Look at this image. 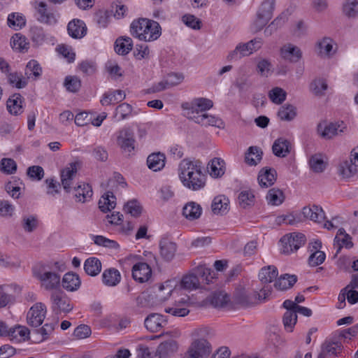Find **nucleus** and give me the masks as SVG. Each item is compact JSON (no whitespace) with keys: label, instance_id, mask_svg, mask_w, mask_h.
I'll list each match as a JSON object with an SVG mask.
<instances>
[{"label":"nucleus","instance_id":"f257e3e1","mask_svg":"<svg viewBox=\"0 0 358 358\" xmlns=\"http://www.w3.org/2000/svg\"><path fill=\"white\" fill-rule=\"evenodd\" d=\"M179 177L182 185L193 191L203 189L206 177L199 161L183 159L179 165Z\"/></svg>","mask_w":358,"mask_h":358},{"label":"nucleus","instance_id":"f03ea898","mask_svg":"<svg viewBox=\"0 0 358 358\" xmlns=\"http://www.w3.org/2000/svg\"><path fill=\"white\" fill-rule=\"evenodd\" d=\"M130 33L140 41L152 42L159 38L162 34V28L156 21L139 18L131 22Z\"/></svg>","mask_w":358,"mask_h":358},{"label":"nucleus","instance_id":"7ed1b4c3","mask_svg":"<svg viewBox=\"0 0 358 358\" xmlns=\"http://www.w3.org/2000/svg\"><path fill=\"white\" fill-rule=\"evenodd\" d=\"M63 266L59 262H55L52 266L38 264L33 268V274L40 281L41 287L45 290H52L60 285V275L57 271H62Z\"/></svg>","mask_w":358,"mask_h":358},{"label":"nucleus","instance_id":"20e7f679","mask_svg":"<svg viewBox=\"0 0 358 358\" xmlns=\"http://www.w3.org/2000/svg\"><path fill=\"white\" fill-rule=\"evenodd\" d=\"M116 143L123 153L133 155L136 145L135 134L129 127H124L116 132Z\"/></svg>","mask_w":358,"mask_h":358},{"label":"nucleus","instance_id":"39448f33","mask_svg":"<svg viewBox=\"0 0 358 358\" xmlns=\"http://www.w3.org/2000/svg\"><path fill=\"white\" fill-rule=\"evenodd\" d=\"M181 107L186 112V116L194 122L193 116H201L205 111L212 108L213 102L207 98H195L189 102L182 103Z\"/></svg>","mask_w":358,"mask_h":358},{"label":"nucleus","instance_id":"423d86ee","mask_svg":"<svg viewBox=\"0 0 358 358\" xmlns=\"http://www.w3.org/2000/svg\"><path fill=\"white\" fill-rule=\"evenodd\" d=\"M275 0H264L259 7L257 17L252 24V29L257 32L262 30L272 18Z\"/></svg>","mask_w":358,"mask_h":358},{"label":"nucleus","instance_id":"0eeeda50","mask_svg":"<svg viewBox=\"0 0 358 358\" xmlns=\"http://www.w3.org/2000/svg\"><path fill=\"white\" fill-rule=\"evenodd\" d=\"M50 300L51 310L55 315L69 313L73 308L71 299L61 290L53 291Z\"/></svg>","mask_w":358,"mask_h":358},{"label":"nucleus","instance_id":"6e6552de","mask_svg":"<svg viewBox=\"0 0 358 358\" xmlns=\"http://www.w3.org/2000/svg\"><path fill=\"white\" fill-rule=\"evenodd\" d=\"M34 6L36 12V20L39 22L50 26L57 23L59 15L56 10L50 8L46 3L36 1Z\"/></svg>","mask_w":358,"mask_h":358},{"label":"nucleus","instance_id":"1a4fd4ad","mask_svg":"<svg viewBox=\"0 0 358 358\" xmlns=\"http://www.w3.org/2000/svg\"><path fill=\"white\" fill-rule=\"evenodd\" d=\"M211 352V345L206 339L195 338L185 353V358H208Z\"/></svg>","mask_w":358,"mask_h":358},{"label":"nucleus","instance_id":"9d476101","mask_svg":"<svg viewBox=\"0 0 358 358\" xmlns=\"http://www.w3.org/2000/svg\"><path fill=\"white\" fill-rule=\"evenodd\" d=\"M346 128L343 122L336 123L322 122L317 125V133L321 138L328 140L345 132Z\"/></svg>","mask_w":358,"mask_h":358},{"label":"nucleus","instance_id":"9b49d317","mask_svg":"<svg viewBox=\"0 0 358 358\" xmlns=\"http://www.w3.org/2000/svg\"><path fill=\"white\" fill-rule=\"evenodd\" d=\"M262 40L259 38L252 39L246 43H240L229 54L228 59H234L237 57L250 55L253 52L258 50L262 47Z\"/></svg>","mask_w":358,"mask_h":358},{"label":"nucleus","instance_id":"f8f14e48","mask_svg":"<svg viewBox=\"0 0 358 358\" xmlns=\"http://www.w3.org/2000/svg\"><path fill=\"white\" fill-rule=\"evenodd\" d=\"M306 236L301 233L294 232L286 235L280 239V242L283 245L282 252L288 254L296 251L306 243Z\"/></svg>","mask_w":358,"mask_h":358},{"label":"nucleus","instance_id":"ddd939ff","mask_svg":"<svg viewBox=\"0 0 358 358\" xmlns=\"http://www.w3.org/2000/svg\"><path fill=\"white\" fill-rule=\"evenodd\" d=\"M20 288L15 284L0 285V309L13 305Z\"/></svg>","mask_w":358,"mask_h":358},{"label":"nucleus","instance_id":"4468645a","mask_svg":"<svg viewBox=\"0 0 358 358\" xmlns=\"http://www.w3.org/2000/svg\"><path fill=\"white\" fill-rule=\"evenodd\" d=\"M46 313L47 308L44 303L41 302L35 303L27 313V321L28 324L34 327H39L44 321Z\"/></svg>","mask_w":358,"mask_h":358},{"label":"nucleus","instance_id":"2eb2a0df","mask_svg":"<svg viewBox=\"0 0 358 358\" xmlns=\"http://www.w3.org/2000/svg\"><path fill=\"white\" fill-rule=\"evenodd\" d=\"M79 167V162H75L69 163L64 169L61 171V182L64 189L66 192H71L73 180L77 175Z\"/></svg>","mask_w":358,"mask_h":358},{"label":"nucleus","instance_id":"dca6fc26","mask_svg":"<svg viewBox=\"0 0 358 358\" xmlns=\"http://www.w3.org/2000/svg\"><path fill=\"white\" fill-rule=\"evenodd\" d=\"M183 80L184 76L182 73H171L162 80L153 85L150 90L152 92H159L180 84Z\"/></svg>","mask_w":358,"mask_h":358},{"label":"nucleus","instance_id":"f3484780","mask_svg":"<svg viewBox=\"0 0 358 358\" xmlns=\"http://www.w3.org/2000/svg\"><path fill=\"white\" fill-rule=\"evenodd\" d=\"M190 306L189 298L185 296L176 301L172 306L166 308L165 312L175 317H185L189 314Z\"/></svg>","mask_w":358,"mask_h":358},{"label":"nucleus","instance_id":"a211bd4d","mask_svg":"<svg viewBox=\"0 0 358 358\" xmlns=\"http://www.w3.org/2000/svg\"><path fill=\"white\" fill-rule=\"evenodd\" d=\"M316 49L320 57L330 58L336 53L337 47L333 39L324 37L317 42Z\"/></svg>","mask_w":358,"mask_h":358},{"label":"nucleus","instance_id":"6ab92c4d","mask_svg":"<svg viewBox=\"0 0 358 358\" xmlns=\"http://www.w3.org/2000/svg\"><path fill=\"white\" fill-rule=\"evenodd\" d=\"M161 257L166 262L171 261L177 252V245L168 238H162L159 243Z\"/></svg>","mask_w":358,"mask_h":358},{"label":"nucleus","instance_id":"aec40b11","mask_svg":"<svg viewBox=\"0 0 358 358\" xmlns=\"http://www.w3.org/2000/svg\"><path fill=\"white\" fill-rule=\"evenodd\" d=\"M144 324L150 332H157L167 324V320L162 315L151 313L145 319Z\"/></svg>","mask_w":358,"mask_h":358},{"label":"nucleus","instance_id":"412c9836","mask_svg":"<svg viewBox=\"0 0 358 358\" xmlns=\"http://www.w3.org/2000/svg\"><path fill=\"white\" fill-rule=\"evenodd\" d=\"M152 274L150 266L145 262H138L133 266L132 276L134 279L140 282H144L149 280Z\"/></svg>","mask_w":358,"mask_h":358},{"label":"nucleus","instance_id":"4be33fe9","mask_svg":"<svg viewBox=\"0 0 358 358\" xmlns=\"http://www.w3.org/2000/svg\"><path fill=\"white\" fill-rule=\"evenodd\" d=\"M6 108L12 115H20L24 111V99L21 94L15 93L10 96L6 102Z\"/></svg>","mask_w":358,"mask_h":358},{"label":"nucleus","instance_id":"5701e85b","mask_svg":"<svg viewBox=\"0 0 358 358\" xmlns=\"http://www.w3.org/2000/svg\"><path fill=\"white\" fill-rule=\"evenodd\" d=\"M353 243L351 237L343 229H339L334 241V248L336 250L335 256H337L343 248H351Z\"/></svg>","mask_w":358,"mask_h":358},{"label":"nucleus","instance_id":"b1692460","mask_svg":"<svg viewBox=\"0 0 358 358\" xmlns=\"http://www.w3.org/2000/svg\"><path fill=\"white\" fill-rule=\"evenodd\" d=\"M194 122L203 127H215L219 129L224 127V122L217 116L203 113L201 116L194 117Z\"/></svg>","mask_w":358,"mask_h":358},{"label":"nucleus","instance_id":"393cba45","mask_svg":"<svg viewBox=\"0 0 358 358\" xmlns=\"http://www.w3.org/2000/svg\"><path fill=\"white\" fill-rule=\"evenodd\" d=\"M277 173L274 169L263 168L258 175L259 185L263 188H267L274 184L276 180Z\"/></svg>","mask_w":358,"mask_h":358},{"label":"nucleus","instance_id":"a878e982","mask_svg":"<svg viewBox=\"0 0 358 358\" xmlns=\"http://www.w3.org/2000/svg\"><path fill=\"white\" fill-rule=\"evenodd\" d=\"M280 55L285 60L296 62L301 59L302 53L299 48L288 43L281 48Z\"/></svg>","mask_w":358,"mask_h":358},{"label":"nucleus","instance_id":"bb28decb","mask_svg":"<svg viewBox=\"0 0 358 358\" xmlns=\"http://www.w3.org/2000/svg\"><path fill=\"white\" fill-rule=\"evenodd\" d=\"M69 36L74 38H81L86 35L87 27L85 22L80 20H73L67 26Z\"/></svg>","mask_w":358,"mask_h":358},{"label":"nucleus","instance_id":"cd10ccee","mask_svg":"<svg viewBox=\"0 0 358 358\" xmlns=\"http://www.w3.org/2000/svg\"><path fill=\"white\" fill-rule=\"evenodd\" d=\"M302 214L304 217L318 223L322 222L325 217L322 208L315 205L303 207Z\"/></svg>","mask_w":358,"mask_h":358},{"label":"nucleus","instance_id":"c85d7f7f","mask_svg":"<svg viewBox=\"0 0 358 358\" xmlns=\"http://www.w3.org/2000/svg\"><path fill=\"white\" fill-rule=\"evenodd\" d=\"M125 97V92L122 90H117L103 94L100 102L102 106H108L119 103L123 101Z\"/></svg>","mask_w":358,"mask_h":358},{"label":"nucleus","instance_id":"c756f323","mask_svg":"<svg viewBox=\"0 0 358 358\" xmlns=\"http://www.w3.org/2000/svg\"><path fill=\"white\" fill-rule=\"evenodd\" d=\"M272 149L275 156L285 157L290 152L291 144L287 139L279 138L274 141Z\"/></svg>","mask_w":358,"mask_h":358},{"label":"nucleus","instance_id":"7c9ffc66","mask_svg":"<svg viewBox=\"0 0 358 358\" xmlns=\"http://www.w3.org/2000/svg\"><path fill=\"white\" fill-rule=\"evenodd\" d=\"M225 163L221 158L213 159L208 165V170L210 176L217 178L222 176L225 172Z\"/></svg>","mask_w":358,"mask_h":358},{"label":"nucleus","instance_id":"2f4dec72","mask_svg":"<svg viewBox=\"0 0 358 358\" xmlns=\"http://www.w3.org/2000/svg\"><path fill=\"white\" fill-rule=\"evenodd\" d=\"M310 169L315 173L323 172L327 166V157L322 154H315L309 159Z\"/></svg>","mask_w":358,"mask_h":358},{"label":"nucleus","instance_id":"473e14b6","mask_svg":"<svg viewBox=\"0 0 358 358\" xmlns=\"http://www.w3.org/2000/svg\"><path fill=\"white\" fill-rule=\"evenodd\" d=\"M62 287L67 291L77 290L81 284L79 276L73 273H66L62 278Z\"/></svg>","mask_w":358,"mask_h":358},{"label":"nucleus","instance_id":"72a5a7b5","mask_svg":"<svg viewBox=\"0 0 358 358\" xmlns=\"http://www.w3.org/2000/svg\"><path fill=\"white\" fill-rule=\"evenodd\" d=\"M165 155L161 152L152 153L148 157L147 164L150 169L157 171L165 166Z\"/></svg>","mask_w":358,"mask_h":358},{"label":"nucleus","instance_id":"f704fd0d","mask_svg":"<svg viewBox=\"0 0 358 358\" xmlns=\"http://www.w3.org/2000/svg\"><path fill=\"white\" fill-rule=\"evenodd\" d=\"M29 330L24 326L16 325L13 327L9 328V337L11 340H15L17 342L24 341L29 338Z\"/></svg>","mask_w":358,"mask_h":358},{"label":"nucleus","instance_id":"c9c22d12","mask_svg":"<svg viewBox=\"0 0 358 358\" xmlns=\"http://www.w3.org/2000/svg\"><path fill=\"white\" fill-rule=\"evenodd\" d=\"M120 273L114 268L105 270L102 274L103 284L109 287L117 285L120 282Z\"/></svg>","mask_w":358,"mask_h":358},{"label":"nucleus","instance_id":"e433bc0d","mask_svg":"<svg viewBox=\"0 0 358 358\" xmlns=\"http://www.w3.org/2000/svg\"><path fill=\"white\" fill-rule=\"evenodd\" d=\"M133 48L132 39L129 36L118 38L115 43V50L118 55H127Z\"/></svg>","mask_w":358,"mask_h":358},{"label":"nucleus","instance_id":"4c0bfd02","mask_svg":"<svg viewBox=\"0 0 358 358\" xmlns=\"http://www.w3.org/2000/svg\"><path fill=\"white\" fill-rule=\"evenodd\" d=\"M201 213L202 208L200 205L194 201L187 203L182 209L183 215L189 220L199 218Z\"/></svg>","mask_w":358,"mask_h":358},{"label":"nucleus","instance_id":"58836bf2","mask_svg":"<svg viewBox=\"0 0 358 358\" xmlns=\"http://www.w3.org/2000/svg\"><path fill=\"white\" fill-rule=\"evenodd\" d=\"M278 275V269L274 266L263 267L259 273V278L262 283L268 284L276 279Z\"/></svg>","mask_w":358,"mask_h":358},{"label":"nucleus","instance_id":"ea45409f","mask_svg":"<svg viewBox=\"0 0 358 358\" xmlns=\"http://www.w3.org/2000/svg\"><path fill=\"white\" fill-rule=\"evenodd\" d=\"M178 346L176 341L169 340L162 343L157 348L156 352L162 357L171 356L178 350Z\"/></svg>","mask_w":358,"mask_h":358},{"label":"nucleus","instance_id":"a19ab883","mask_svg":"<svg viewBox=\"0 0 358 358\" xmlns=\"http://www.w3.org/2000/svg\"><path fill=\"white\" fill-rule=\"evenodd\" d=\"M116 198L111 192H106L99 199V207L103 212L110 211L115 208Z\"/></svg>","mask_w":358,"mask_h":358},{"label":"nucleus","instance_id":"79ce46f5","mask_svg":"<svg viewBox=\"0 0 358 358\" xmlns=\"http://www.w3.org/2000/svg\"><path fill=\"white\" fill-rule=\"evenodd\" d=\"M84 269L87 275L96 276L101 271V261L96 257H90L84 263Z\"/></svg>","mask_w":358,"mask_h":358},{"label":"nucleus","instance_id":"37998d69","mask_svg":"<svg viewBox=\"0 0 358 358\" xmlns=\"http://www.w3.org/2000/svg\"><path fill=\"white\" fill-rule=\"evenodd\" d=\"M74 196L78 202L84 203L92 196V189L88 184L83 183L74 188Z\"/></svg>","mask_w":358,"mask_h":358},{"label":"nucleus","instance_id":"c03bdc74","mask_svg":"<svg viewBox=\"0 0 358 358\" xmlns=\"http://www.w3.org/2000/svg\"><path fill=\"white\" fill-rule=\"evenodd\" d=\"M211 208L215 214H225L229 208V199L224 196H216L213 201Z\"/></svg>","mask_w":358,"mask_h":358},{"label":"nucleus","instance_id":"a18cd8bd","mask_svg":"<svg viewBox=\"0 0 358 358\" xmlns=\"http://www.w3.org/2000/svg\"><path fill=\"white\" fill-rule=\"evenodd\" d=\"M297 280L295 275L285 274L280 276L274 284L275 287L278 290H286L291 288Z\"/></svg>","mask_w":358,"mask_h":358},{"label":"nucleus","instance_id":"49530a36","mask_svg":"<svg viewBox=\"0 0 358 358\" xmlns=\"http://www.w3.org/2000/svg\"><path fill=\"white\" fill-rule=\"evenodd\" d=\"M296 108L289 103L282 106L278 112V117L283 121H292L296 116Z\"/></svg>","mask_w":358,"mask_h":358},{"label":"nucleus","instance_id":"de8ad7c7","mask_svg":"<svg viewBox=\"0 0 358 358\" xmlns=\"http://www.w3.org/2000/svg\"><path fill=\"white\" fill-rule=\"evenodd\" d=\"M10 45L13 49L20 52H26L29 48V43L27 38L20 33H17L12 36Z\"/></svg>","mask_w":358,"mask_h":358},{"label":"nucleus","instance_id":"09e8293b","mask_svg":"<svg viewBox=\"0 0 358 358\" xmlns=\"http://www.w3.org/2000/svg\"><path fill=\"white\" fill-rule=\"evenodd\" d=\"M262 151L258 147L252 146L245 155V162L250 166H256L262 158Z\"/></svg>","mask_w":358,"mask_h":358},{"label":"nucleus","instance_id":"8fccbe9b","mask_svg":"<svg viewBox=\"0 0 358 358\" xmlns=\"http://www.w3.org/2000/svg\"><path fill=\"white\" fill-rule=\"evenodd\" d=\"M357 166H358L350 159L349 161H344L339 166V174L341 175L343 178H349L357 173Z\"/></svg>","mask_w":358,"mask_h":358},{"label":"nucleus","instance_id":"3c124183","mask_svg":"<svg viewBox=\"0 0 358 358\" xmlns=\"http://www.w3.org/2000/svg\"><path fill=\"white\" fill-rule=\"evenodd\" d=\"M266 199L269 205L279 206L284 201L285 196L280 189L272 188L268 192Z\"/></svg>","mask_w":358,"mask_h":358},{"label":"nucleus","instance_id":"603ef678","mask_svg":"<svg viewBox=\"0 0 358 358\" xmlns=\"http://www.w3.org/2000/svg\"><path fill=\"white\" fill-rule=\"evenodd\" d=\"M26 24L25 17L20 13H13L8 15V25L15 30L20 29Z\"/></svg>","mask_w":358,"mask_h":358},{"label":"nucleus","instance_id":"864d4df0","mask_svg":"<svg viewBox=\"0 0 358 358\" xmlns=\"http://www.w3.org/2000/svg\"><path fill=\"white\" fill-rule=\"evenodd\" d=\"M41 73L42 68L36 60L32 59L27 63L25 69V74L27 78L33 76L36 80L41 76Z\"/></svg>","mask_w":358,"mask_h":358},{"label":"nucleus","instance_id":"5fc2aeb1","mask_svg":"<svg viewBox=\"0 0 358 358\" xmlns=\"http://www.w3.org/2000/svg\"><path fill=\"white\" fill-rule=\"evenodd\" d=\"M268 97L275 104H281L287 97V92L281 87H275L268 92Z\"/></svg>","mask_w":358,"mask_h":358},{"label":"nucleus","instance_id":"6e6d98bb","mask_svg":"<svg viewBox=\"0 0 358 358\" xmlns=\"http://www.w3.org/2000/svg\"><path fill=\"white\" fill-rule=\"evenodd\" d=\"M285 329L288 332H292L297 322V315L294 311L287 310L282 318Z\"/></svg>","mask_w":358,"mask_h":358},{"label":"nucleus","instance_id":"4d7b16f0","mask_svg":"<svg viewBox=\"0 0 358 358\" xmlns=\"http://www.w3.org/2000/svg\"><path fill=\"white\" fill-rule=\"evenodd\" d=\"M273 65L271 62L267 59L261 58L257 64V70L258 73L262 77H268L272 73Z\"/></svg>","mask_w":358,"mask_h":358},{"label":"nucleus","instance_id":"13d9d810","mask_svg":"<svg viewBox=\"0 0 358 358\" xmlns=\"http://www.w3.org/2000/svg\"><path fill=\"white\" fill-rule=\"evenodd\" d=\"M55 326V324L46 323L41 328L34 330V334L40 335V337L36 338V342H42L48 339L54 331Z\"/></svg>","mask_w":358,"mask_h":358},{"label":"nucleus","instance_id":"bf43d9fd","mask_svg":"<svg viewBox=\"0 0 358 358\" xmlns=\"http://www.w3.org/2000/svg\"><path fill=\"white\" fill-rule=\"evenodd\" d=\"M180 285L185 289H194L199 287V280L196 275L190 273L182 278Z\"/></svg>","mask_w":358,"mask_h":358},{"label":"nucleus","instance_id":"052dcab7","mask_svg":"<svg viewBox=\"0 0 358 358\" xmlns=\"http://www.w3.org/2000/svg\"><path fill=\"white\" fill-rule=\"evenodd\" d=\"M124 210L133 217H138L142 213V206L137 200L131 199L124 205Z\"/></svg>","mask_w":358,"mask_h":358},{"label":"nucleus","instance_id":"680f3d73","mask_svg":"<svg viewBox=\"0 0 358 358\" xmlns=\"http://www.w3.org/2000/svg\"><path fill=\"white\" fill-rule=\"evenodd\" d=\"M92 240L96 245L99 246L112 249H117L119 248V245L116 241L108 239L103 236L92 235Z\"/></svg>","mask_w":358,"mask_h":358},{"label":"nucleus","instance_id":"e2e57ef3","mask_svg":"<svg viewBox=\"0 0 358 358\" xmlns=\"http://www.w3.org/2000/svg\"><path fill=\"white\" fill-rule=\"evenodd\" d=\"M32 41L37 45H41L46 41V34L41 27H34L31 29Z\"/></svg>","mask_w":358,"mask_h":358},{"label":"nucleus","instance_id":"0e129e2a","mask_svg":"<svg viewBox=\"0 0 358 358\" xmlns=\"http://www.w3.org/2000/svg\"><path fill=\"white\" fill-rule=\"evenodd\" d=\"M17 170L16 162L10 158H3L0 162V171L6 174H13Z\"/></svg>","mask_w":358,"mask_h":358},{"label":"nucleus","instance_id":"69168bd1","mask_svg":"<svg viewBox=\"0 0 358 358\" xmlns=\"http://www.w3.org/2000/svg\"><path fill=\"white\" fill-rule=\"evenodd\" d=\"M9 83L17 89H21L27 85V80L21 73H12L8 76Z\"/></svg>","mask_w":358,"mask_h":358},{"label":"nucleus","instance_id":"338daca9","mask_svg":"<svg viewBox=\"0 0 358 358\" xmlns=\"http://www.w3.org/2000/svg\"><path fill=\"white\" fill-rule=\"evenodd\" d=\"M238 203L243 208L252 206L255 203V195L251 191L244 190L238 195Z\"/></svg>","mask_w":358,"mask_h":358},{"label":"nucleus","instance_id":"774afa93","mask_svg":"<svg viewBox=\"0 0 358 358\" xmlns=\"http://www.w3.org/2000/svg\"><path fill=\"white\" fill-rule=\"evenodd\" d=\"M343 12L349 17H355L358 15V1L347 0L343 5Z\"/></svg>","mask_w":358,"mask_h":358}]
</instances>
